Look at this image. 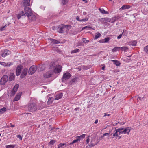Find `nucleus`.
<instances>
[{
  "label": "nucleus",
  "mask_w": 148,
  "mask_h": 148,
  "mask_svg": "<svg viewBox=\"0 0 148 148\" xmlns=\"http://www.w3.org/2000/svg\"><path fill=\"white\" fill-rule=\"evenodd\" d=\"M24 11L25 15L28 17L30 22L36 21V16L32 13L31 8L28 7H25Z\"/></svg>",
  "instance_id": "obj_1"
},
{
  "label": "nucleus",
  "mask_w": 148,
  "mask_h": 148,
  "mask_svg": "<svg viewBox=\"0 0 148 148\" xmlns=\"http://www.w3.org/2000/svg\"><path fill=\"white\" fill-rule=\"evenodd\" d=\"M27 108L29 111L31 112H33L37 110L38 106L36 103L31 102L28 104Z\"/></svg>",
  "instance_id": "obj_2"
},
{
  "label": "nucleus",
  "mask_w": 148,
  "mask_h": 148,
  "mask_svg": "<svg viewBox=\"0 0 148 148\" xmlns=\"http://www.w3.org/2000/svg\"><path fill=\"white\" fill-rule=\"evenodd\" d=\"M8 80V76L4 75L3 76L0 80V84L1 85H4Z\"/></svg>",
  "instance_id": "obj_3"
},
{
  "label": "nucleus",
  "mask_w": 148,
  "mask_h": 148,
  "mask_svg": "<svg viewBox=\"0 0 148 148\" xmlns=\"http://www.w3.org/2000/svg\"><path fill=\"white\" fill-rule=\"evenodd\" d=\"M37 70V68L34 65L32 66L29 69L28 73L30 75H32Z\"/></svg>",
  "instance_id": "obj_4"
},
{
  "label": "nucleus",
  "mask_w": 148,
  "mask_h": 148,
  "mask_svg": "<svg viewBox=\"0 0 148 148\" xmlns=\"http://www.w3.org/2000/svg\"><path fill=\"white\" fill-rule=\"evenodd\" d=\"M99 142V140L95 138L91 140L90 145H89L90 147H93L96 145Z\"/></svg>",
  "instance_id": "obj_5"
},
{
  "label": "nucleus",
  "mask_w": 148,
  "mask_h": 148,
  "mask_svg": "<svg viewBox=\"0 0 148 148\" xmlns=\"http://www.w3.org/2000/svg\"><path fill=\"white\" fill-rule=\"evenodd\" d=\"M71 76V75L69 73H67L64 74L61 79L62 81H64V79L66 80L70 78Z\"/></svg>",
  "instance_id": "obj_6"
},
{
  "label": "nucleus",
  "mask_w": 148,
  "mask_h": 148,
  "mask_svg": "<svg viewBox=\"0 0 148 148\" xmlns=\"http://www.w3.org/2000/svg\"><path fill=\"white\" fill-rule=\"evenodd\" d=\"M62 66L60 65H56V67L54 68L53 71L54 72L56 73H58L61 71Z\"/></svg>",
  "instance_id": "obj_7"
},
{
  "label": "nucleus",
  "mask_w": 148,
  "mask_h": 148,
  "mask_svg": "<svg viewBox=\"0 0 148 148\" xmlns=\"http://www.w3.org/2000/svg\"><path fill=\"white\" fill-rule=\"evenodd\" d=\"M123 130H121V132H120V133H121L122 134L123 133L125 134L126 133H127L128 135L130 131L131 128L130 127H126L125 129L123 128Z\"/></svg>",
  "instance_id": "obj_8"
},
{
  "label": "nucleus",
  "mask_w": 148,
  "mask_h": 148,
  "mask_svg": "<svg viewBox=\"0 0 148 148\" xmlns=\"http://www.w3.org/2000/svg\"><path fill=\"white\" fill-rule=\"evenodd\" d=\"M22 69V66L21 65H18L16 67V74L17 76L20 75Z\"/></svg>",
  "instance_id": "obj_9"
},
{
  "label": "nucleus",
  "mask_w": 148,
  "mask_h": 148,
  "mask_svg": "<svg viewBox=\"0 0 148 148\" xmlns=\"http://www.w3.org/2000/svg\"><path fill=\"white\" fill-rule=\"evenodd\" d=\"M28 69L27 68H25L24 69L22 72V73L20 76V78H23L25 77L26 76L27 74V73Z\"/></svg>",
  "instance_id": "obj_10"
},
{
  "label": "nucleus",
  "mask_w": 148,
  "mask_h": 148,
  "mask_svg": "<svg viewBox=\"0 0 148 148\" xmlns=\"http://www.w3.org/2000/svg\"><path fill=\"white\" fill-rule=\"evenodd\" d=\"M10 53V52L9 50L5 49L3 51H2L1 52V55L3 57H5L7 55H9Z\"/></svg>",
  "instance_id": "obj_11"
},
{
  "label": "nucleus",
  "mask_w": 148,
  "mask_h": 148,
  "mask_svg": "<svg viewBox=\"0 0 148 148\" xmlns=\"http://www.w3.org/2000/svg\"><path fill=\"white\" fill-rule=\"evenodd\" d=\"M63 24H61V25L58 26V32L59 33H63L64 32V27L63 26Z\"/></svg>",
  "instance_id": "obj_12"
},
{
  "label": "nucleus",
  "mask_w": 148,
  "mask_h": 148,
  "mask_svg": "<svg viewBox=\"0 0 148 148\" xmlns=\"http://www.w3.org/2000/svg\"><path fill=\"white\" fill-rule=\"evenodd\" d=\"M123 130V128H119L115 130L113 133V137H118V133L119 131L122 130Z\"/></svg>",
  "instance_id": "obj_13"
},
{
  "label": "nucleus",
  "mask_w": 148,
  "mask_h": 148,
  "mask_svg": "<svg viewBox=\"0 0 148 148\" xmlns=\"http://www.w3.org/2000/svg\"><path fill=\"white\" fill-rule=\"evenodd\" d=\"M30 0H24L22 2L23 6L25 7H27L30 5Z\"/></svg>",
  "instance_id": "obj_14"
},
{
  "label": "nucleus",
  "mask_w": 148,
  "mask_h": 148,
  "mask_svg": "<svg viewBox=\"0 0 148 148\" xmlns=\"http://www.w3.org/2000/svg\"><path fill=\"white\" fill-rule=\"evenodd\" d=\"M15 75L13 73H11L9 76V81H10L13 80L15 78Z\"/></svg>",
  "instance_id": "obj_15"
},
{
  "label": "nucleus",
  "mask_w": 148,
  "mask_h": 148,
  "mask_svg": "<svg viewBox=\"0 0 148 148\" xmlns=\"http://www.w3.org/2000/svg\"><path fill=\"white\" fill-rule=\"evenodd\" d=\"M21 92H20L17 94L15 96V97L14 99V101H18L20 98V97L21 95Z\"/></svg>",
  "instance_id": "obj_16"
},
{
  "label": "nucleus",
  "mask_w": 148,
  "mask_h": 148,
  "mask_svg": "<svg viewBox=\"0 0 148 148\" xmlns=\"http://www.w3.org/2000/svg\"><path fill=\"white\" fill-rule=\"evenodd\" d=\"M63 26H64V32H67L70 29V28H69V27H70V25L63 24Z\"/></svg>",
  "instance_id": "obj_17"
},
{
  "label": "nucleus",
  "mask_w": 148,
  "mask_h": 148,
  "mask_svg": "<svg viewBox=\"0 0 148 148\" xmlns=\"http://www.w3.org/2000/svg\"><path fill=\"white\" fill-rule=\"evenodd\" d=\"M63 26H64V32H67L70 29V28H69V27H70V25L63 24Z\"/></svg>",
  "instance_id": "obj_18"
},
{
  "label": "nucleus",
  "mask_w": 148,
  "mask_h": 148,
  "mask_svg": "<svg viewBox=\"0 0 148 148\" xmlns=\"http://www.w3.org/2000/svg\"><path fill=\"white\" fill-rule=\"evenodd\" d=\"M137 43V42L136 40L131 41L128 43L129 45H131L133 46H136Z\"/></svg>",
  "instance_id": "obj_19"
},
{
  "label": "nucleus",
  "mask_w": 148,
  "mask_h": 148,
  "mask_svg": "<svg viewBox=\"0 0 148 148\" xmlns=\"http://www.w3.org/2000/svg\"><path fill=\"white\" fill-rule=\"evenodd\" d=\"M63 96V94L61 93L56 95V98H55V100H58L60 99Z\"/></svg>",
  "instance_id": "obj_20"
},
{
  "label": "nucleus",
  "mask_w": 148,
  "mask_h": 148,
  "mask_svg": "<svg viewBox=\"0 0 148 148\" xmlns=\"http://www.w3.org/2000/svg\"><path fill=\"white\" fill-rule=\"evenodd\" d=\"M130 6L128 5H124L120 9V10H122L126 9H128L130 8Z\"/></svg>",
  "instance_id": "obj_21"
},
{
  "label": "nucleus",
  "mask_w": 148,
  "mask_h": 148,
  "mask_svg": "<svg viewBox=\"0 0 148 148\" xmlns=\"http://www.w3.org/2000/svg\"><path fill=\"white\" fill-rule=\"evenodd\" d=\"M50 40L51 42L53 44H59L60 43L59 41L58 40H57L55 39H53L52 38H50Z\"/></svg>",
  "instance_id": "obj_22"
},
{
  "label": "nucleus",
  "mask_w": 148,
  "mask_h": 148,
  "mask_svg": "<svg viewBox=\"0 0 148 148\" xmlns=\"http://www.w3.org/2000/svg\"><path fill=\"white\" fill-rule=\"evenodd\" d=\"M52 74H49V73H46L43 75L44 77L45 78H48L51 77Z\"/></svg>",
  "instance_id": "obj_23"
},
{
  "label": "nucleus",
  "mask_w": 148,
  "mask_h": 148,
  "mask_svg": "<svg viewBox=\"0 0 148 148\" xmlns=\"http://www.w3.org/2000/svg\"><path fill=\"white\" fill-rule=\"evenodd\" d=\"M112 61L114 64H115L116 66H119L121 64L119 61L117 60H112Z\"/></svg>",
  "instance_id": "obj_24"
},
{
  "label": "nucleus",
  "mask_w": 148,
  "mask_h": 148,
  "mask_svg": "<svg viewBox=\"0 0 148 148\" xmlns=\"http://www.w3.org/2000/svg\"><path fill=\"white\" fill-rule=\"evenodd\" d=\"M77 78L75 77L72 79L69 82L70 84H74L77 81Z\"/></svg>",
  "instance_id": "obj_25"
},
{
  "label": "nucleus",
  "mask_w": 148,
  "mask_h": 148,
  "mask_svg": "<svg viewBox=\"0 0 148 148\" xmlns=\"http://www.w3.org/2000/svg\"><path fill=\"white\" fill-rule=\"evenodd\" d=\"M53 100V98L52 97H49L48 99V101H47V103L48 104H51Z\"/></svg>",
  "instance_id": "obj_26"
},
{
  "label": "nucleus",
  "mask_w": 148,
  "mask_h": 148,
  "mask_svg": "<svg viewBox=\"0 0 148 148\" xmlns=\"http://www.w3.org/2000/svg\"><path fill=\"white\" fill-rule=\"evenodd\" d=\"M6 110V108L5 107H4L0 109V113L1 114H3Z\"/></svg>",
  "instance_id": "obj_27"
},
{
  "label": "nucleus",
  "mask_w": 148,
  "mask_h": 148,
  "mask_svg": "<svg viewBox=\"0 0 148 148\" xmlns=\"http://www.w3.org/2000/svg\"><path fill=\"white\" fill-rule=\"evenodd\" d=\"M99 10L101 13L104 14H108V12L107 11H105L103 9H99Z\"/></svg>",
  "instance_id": "obj_28"
},
{
  "label": "nucleus",
  "mask_w": 148,
  "mask_h": 148,
  "mask_svg": "<svg viewBox=\"0 0 148 148\" xmlns=\"http://www.w3.org/2000/svg\"><path fill=\"white\" fill-rule=\"evenodd\" d=\"M121 47H116L114 48L112 50V51L113 52H114L117 51L120 49Z\"/></svg>",
  "instance_id": "obj_29"
},
{
  "label": "nucleus",
  "mask_w": 148,
  "mask_h": 148,
  "mask_svg": "<svg viewBox=\"0 0 148 148\" xmlns=\"http://www.w3.org/2000/svg\"><path fill=\"white\" fill-rule=\"evenodd\" d=\"M68 1L69 0H62L61 4L62 5H64L68 3Z\"/></svg>",
  "instance_id": "obj_30"
},
{
  "label": "nucleus",
  "mask_w": 148,
  "mask_h": 148,
  "mask_svg": "<svg viewBox=\"0 0 148 148\" xmlns=\"http://www.w3.org/2000/svg\"><path fill=\"white\" fill-rule=\"evenodd\" d=\"M117 19L116 17H114L112 18L111 19L110 18V22L113 23Z\"/></svg>",
  "instance_id": "obj_31"
},
{
  "label": "nucleus",
  "mask_w": 148,
  "mask_h": 148,
  "mask_svg": "<svg viewBox=\"0 0 148 148\" xmlns=\"http://www.w3.org/2000/svg\"><path fill=\"white\" fill-rule=\"evenodd\" d=\"M80 141L79 139L78 138V137H77V138L75 140H73L71 143H70L69 145H72L75 143H76V142H77L78 141Z\"/></svg>",
  "instance_id": "obj_32"
},
{
  "label": "nucleus",
  "mask_w": 148,
  "mask_h": 148,
  "mask_svg": "<svg viewBox=\"0 0 148 148\" xmlns=\"http://www.w3.org/2000/svg\"><path fill=\"white\" fill-rule=\"evenodd\" d=\"M101 36V34L99 33H98L96 35H95L94 38V39H97Z\"/></svg>",
  "instance_id": "obj_33"
},
{
  "label": "nucleus",
  "mask_w": 148,
  "mask_h": 148,
  "mask_svg": "<svg viewBox=\"0 0 148 148\" xmlns=\"http://www.w3.org/2000/svg\"><path fill=\"white\" fill-rule=\"evenodd\" d=\"M144 51L148 55V45L144 47Z\"/></svg>",
  "instance_id": "obj_34"
},
{
  "label": "nucleus",
  "mask_w": 148,
  "mask_h": 148,
  "mask_svg": "<svg viewBox=\"0 0 148 148\" xmlns=\"http://www.w3.org/2000/svg\"><path fill=\"white\" fill-rule=\"evenodd\" d=\"M122 50H123L125 52L127 51L128 49V48L126 47H122L121 48Z\"/></svg>",
  "instance_id": "obj_35"
},
{
  "label": "nucleus",
  "mask_w": 148,
  "mask_h": 148,
  "mask_svg": "<svg viewBox=\"0 0 148 148\" xmlns=\"http://www.w3.org/2000/svg\"><path fill=\"white\" fill-rule=\"evenodd\" d=\"M15 146V145H10L6 146V148H14Z\"/></svg>",
  "instance_id": "obj_36"
},
{
  "label": "nucleus",
  "mask_w": 148,
  "mask_h": 148,
  "mask_svg": "<svg viewBox=\"0 0 148 148\" xmlns=\"http://www.w3.org/2000/svg\"><path fill=\"white\" fill-rule=\"evenodd\" d=\"M79 51L80 50H79V49H75L74 50L71 51V53L72 54L78 52H79Z\"/></svg>",
  "instance_id": "obj_37"
},
{
  "label": "nucleus",
  "mask_w": 148,
  "mask_h": 148,
  "mask_svg": "<svg viewBox=\"0 0 148 148\" xmlns=\"http://www.w3.org/2000/svg\"><path fill=\"white\" fill-rule=\"evenodd\" d=\"M56 142V141L54 140H51L49 143V144L53 145Z\"/></svg>",
  "instance_id": "obj_38"
},
{
  "label": "nucleus",
  "mask_w": 148,
  "mask_h": 148,
  "mask_svg": "<svg viewBox=\"0 0 148 148\" xmlns=\"http://www.w3.org/2000/svg\"><path fill=\"white\" fill-rule=\"evenodd\" d=\"M85 134H83L80 135L79 136H78L77 137H78V138L79 139V140H80L81 138H85Z\"/></svg>",
  "instance_id": "obj_39"
},
{
  "label": "nucleus",
  "mask_w": 148,
  "mask_h": 148,
  "mask_svg": "<svg viewBox=\"0 0 148 148\" xmlns=\"http://www.w3.org/2000/svg\"><path fill=\"white\" fill-rule=\"evenodd\" d=\"M65 145V143H60L59 144L58 147V148H60L61 147H62L63 146Z\"/></svg>",
  "instance_id": "obj_40"
},
{
  "label": "nucleus",
  "mask_w": 148,
  "mask_h": 148,
  "mask_svg": "<svg viewBox=\"0 0 148 148\" xmlns=\"http://www.w3.org/2000/svg\"><path fill=\"white\" fill-rule=\"evenodd\" d=\"M13 64V63L8 62L6 63L5 67H9Z\"/></svg>",
  "instance_id": "obj_41"
},
{
  "label": "nucleus",
  "mask_w": 148,
  "mask_h": 148,
  "mask_svg": "<svg viewBox=\"0 0 148 148\" xmlns=\"http://www.w3.org/2000/svg\"><path fill=\"white\" fill-rule=\"evenodd\" d=\"M110 39V38H109V37H107V38H105L104 39V43L108 42L109 41Z\"/></svg>",
  "instance_id": "obj_42"
},
{
  "label": "nucleus",
  "mask_w": 148,
  "mask_h": 148,
  "mask_svg": "<svg viewBox=\"0 0 148 148\" xmlns=\"http://www.w3.org/2000/svg\"><path fill=\"white\" fill-rule=\"evenodd\" d=\"M86 39L84 38H83L82 39V41H83V42L84 43H88L89 42V41L88 40H86Z\"/></svg>",
  "instance_id": "obj_43"
},
{
  "label": "nucleus",
  "mask_w": 148,
  "mask_h": 148,
  "mask_svg": "<svg viewBox=\"0 0 148 148\" xmlns=\"http://www.w3.org/2000/svg\"><path fill=\"white\" fill-rule=\"evenodd\" d=\"M52 29L53 30H57V32H58V26L55 27V26H53L52 27Z\"/></svg>",
  "instance_id": "obj_44"
},
{
  "label": "nucleus",
  "mask_w": 148,
  "mask_h": 148,
  "mask_svg": "<svg viewBox=\"0 0 148 148\" xmlns=\"http://www.w3.org/2000/svg\"><path fill=\"white\" fill-rule=\"evenodd\" d=\"M45 65L44 64H42L41 65V67H40V68L41 69L40 71H43L45 69Z\"/></svg>",
  "instance_id": "obj_45"
},
{
  "label": "nucleus",
  "mask_w": 148,
  "mask_h": 148,
  "mask_svg": "<svg viewBox=\"0 0 148 148\" xmlns=\"http://www.w3.org/2000/svg\"><path fill=\"white\" fill-rule=\"evenodd\" d=\"M7 25H5V26L1 27H0V30L1 31H2L4 30L5 29V27Z\"/></svg>",
  "instance_id": "obj_46"
},
{
  "label": "nucleus",
  "mask_w": 148,
  "mask_h": 148,
  "mask_svg": "<svg viewBox=\"0 0 148 148\" xmlns=\"http://www.w3.org/2000/svg\"><path fill=\"white\" fill-rule=\"evenodd\" d=\"M104 18H103L101 19V22L102 23V24H104L106 23V21L105 20V19Z\"/></svg>",
  "instance_id": "obj_47"
},
{
  "label": "nucleus",
  "mask_w": 148,
  "mask_h": 148,
  "mask_svg": "<svg viewBox=\"0 0 148 148\" xmlns=\"http://www.w3.org/2000/svg\"><path fill=\"white\" fill-rule=\"evenodd\" d=\"M0 64L2 66H3L4 67H5L6 63L3 62H0Z\"/></svg>",
  "instance_id": "obj_48"
},
{
  "label": "nucleus",
  "mask_w": 148,
  "mask_h": 148,
  "mask_svg": "<svg viewBox=\"0 0 148 148\" xmlns=\"http://www.w3.org/2000/svg\"><path fill=\"white\" fill-rule=\"evenodd\" d=\"M19 14L21 15V16L24 15L25 16V14L24 12L23 11H22Z\"/></svg>",
  "instance_id": "obj_49"
},
{
  "label": "nucleus",
  "mask_w": 148,
  "mask_h": 148,
  "mask_svg": "<svg viewBox=\"0 0 148 148\" xmlns=\"http://www.w3.org/2000/svg\"><path fill=\"white\" fill-rule=\"evenodd\" d=\"M144 98V97H138L137 98V101L139 100H141Z\"/></svg>",
  "instance_id": "obj_50"
},
{
  "label": "nucleus",
  "mask_w": 148,
  "mask_h": 148,
  "mask_svg": "<svg viewBox=\"0 0 148 148\" xmlns=\"http://www.w3.org/2000/svg\"><path fill=\"white\" fill-rule=\"evenodd\" d=\"M105 19L106 22H110V18H104Z\"/></svg>",
  "instance_id": "obj_51"
},
{
  "label": "nucleus",
  "mask_w": 148,
  "mask_h": 148,
  "mask_svg": "<svg viewBox=\"0 0 148 148\" xmlns=\"http://www.w3.org/2000/svg\"><path fill=\"white\" fill-rule=\"evenodd\" d=\"M16 92L14 90H12L11 91V95L12 96L14 95L15 94Z\"/></svg>",
  "instance_id": "obj_52"
},
{
  "label": "nucleus",
  "mask_w": 148,
  "mask_h": 148,
  "mask_svg": "<svg viewBox=\"0 0 148 148\" xmlns=\"http://www.w3.org/2000/svg\"><path fill=\"white\" fill-rule=\"evenodd\" d=\"M88 20V18H87L84 19H83L81 20L82 21H86Z\"/></svg>",
  "instance_id": "obj_53"
},
{
  "label": "nucleus",
  "mask_w": 148,
  "mask_h": 148,
  "mask_svg": "<svg viewBox=\"0 0 148 148\" xmlns=\"http://www.w3.org/2000/svg\"><path fill=\"white\" fill-rule=\"evenodd\" d=\"M123 33V32L122 33V34H121L117 36V39H120Z\"/></svg>",
  "instance_id": "obj_54"
},
{
  "label": "nucleus",
  "mask_w": 148,
  "mask_h": 148,
  "mask_svg": "<svg viewBox=\"0 0 148 148\" xmlns=\"http://www.w3.org/2000/svg\"><path fill=\"white\" fill-rule=\"evenodd\" d=\"M17 137L19 138V139L20 140H22V137L20 135H17Z\"/></svg>",
  "instance_id": "obj_55"
},
{
  "label": "nucleus",
  "mask_w": 148,
  "mask_h": 148,
  "mask_svg": "<svg viewBox=\"0 0 148 148\" xmlns=\"http://www.w3.org/2000/svg\"><path fill=\"white\" fill-rule=\"evenodd\" d=\"M19 86L18 85H16L14 86V88H15L16 89H18L19 87Z\"/></svg>",
  "instance_id": "obj_56"
},
{
  "label": "nucleus",
  "mask_w": 148,
  "mask_h": 148,
  "mask_svg": "<svg viewBox=\"0 0 148 148\" xmlns=\"http://www.w3.org/2000/svg\"><path fill=\"white\" fill-rule=\"evenodd\" d=\"M76 20L79 21H81V20L80 19L79 17L78 16H77L76 17Z\"/></svg>",
  "instance_id": "obj_57"
},
{
  "label": "nucleus",
  "mask_w": 148,
  "mask_h": 148,
  "mask_svg": "<svg viewBox=\"0 0 148 148\" xmlns=\"http://www.w3.org/2000/svg\"><path fill=\"white\" fill-rule=\"evenodd\" d=\"M21 16L19 14H18L17 15V17L18 18V19H19L21 18Z\"/></svg>",
  "instance_id": "obj_58"
},
{
  "label": "nucleus",
  "mask_w": 148,
  "mask_h": 148,
  "mask_svg": "<svg viewBox=\"0 0 148 148\" xmlns=\"http://www.w3.org/2000/svg\"><path fill=\"white\" fill-rule=\"evenodd\" d=\"M109 133H104L103 135V136H107V135L109 136Z\"/></svg>",
  "instance_id": "obj_59"
},
{
  "label": "nucleus",
  "mask_w": 148,
  "mask_h": 148,
  "mask_svg": "<svg viewBox=\"0 0 148 148\" xmlns=\"http://www.w3.org/2000/svg\"><path fill=\"white\" fill-rule=\"evenodd\" d=\"M84 27L85 29H87L88 28H91V27H89V26H87Z\"/></svg>",
  "instance_id": "obj_60"
},
{
  "label": "nucleus",
  "mask_w": 148,
  "mask_h": 148,
  "mask_svg": "<svg viewBox=\"0 0 148 148\" xmlns=\"http://www.w3.org/2000/svg\"><path fill=\"white\" fill-rule=\"evenodd\" d=\"M99 42L100 43H104V41L103 40H99Z\"/></svg>",
  "instance_id": "obj_61"
},
{
  "label": "nucleus",
  "mask_w": 148,
  "mask_h": 148,
  "mask_svg": "<svg viewBox=\"0 0 148 148\" xmlns=\"http://www.w3.org/2000/svg\"><path fill=\"white\" fill-rule=\"evenodd\" d=\"M89 138H87L86 140V142L88 144L89 143Z\"/></svg>",
  "instance_id": "obj_62"
},
{
  "label": "nucleus",
  "mask_w": 148,
  "mask_h": 148,
  "mask_svg": "<svg viewBox=\"0 0 148 148\" xmlns=\"http://www.w3.org/2000/svg\"><path fill=\"white\" fill-rule=\"evenodd\" d=\"M103 66L101 68V69H102V70H104L105 68V66L104 64H103Z\"/></svg>",
  "instance_id": "obj_63"
},
{
  "label": "nucleus",
  "mask_w": 148,
  "mask_h": 148,
  "mask_svg": "<svg viewBox=\"0 0 148 148\" xmlns=\"http://www.w3.org/2000/svg\"><path fill=\"white\" fill-rule=\"evenodd\" d=\"M10 124H11L10 127H15V125H12L11 123Z\"/></svg>",
  "instance_id": "obj_64"
}]
</instances>
